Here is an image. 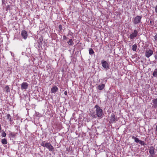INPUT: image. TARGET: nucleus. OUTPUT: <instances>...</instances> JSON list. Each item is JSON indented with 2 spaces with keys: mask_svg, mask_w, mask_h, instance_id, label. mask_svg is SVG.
<instances>
[{
  "mask_svg": "<svg viewBox=\"0 0 157 157\" xmlns=\"http://www.w3.org/2000/svg\"><path fill=\"white\" fill-rule=\"evenodd\" d=\"M155 70L157 71V68L155 69Z\"/></svg>",
  "mask_w": 157,
  "mask_h": 157,
  "instance_id": "obj_34",
  "label": "nucleus"
},
{
  "mask_svg": "<svg viewBox=\"0 0 157 157\" xmlns=\"http://www.w3.org/2000/svg\"><path fill=\"white\" fill-rule=\"evenodd\" d=\"M4 90L6 91L7 93L9 92L10 91V88L8 86H6L4 88Z\"/></svg>",
  "mask_w": 157,
  "mask_h": 157,
  "instance_id": "obj_15",
  "label": "nucleus"
},
{
  "mask_svg": "<svg viewBox=\"0 0 157 157\" xmlns=\"http://www.w3.org/2000/svg\"><path fill=\"white\" fill-rule=\"evenodd\" d=\"M117 117H115V115L114 114H113L111 115L110 121V122H114L116 121H117Z\"/></svg>",
  "mask_w": 157,
  "mask_h": 157,
  "instance_id": "obj_9",
  "label": "nucleus"
},
{
  "mask_svg": "<svg viewBox=\"0 0 157 157\" xmlns=\"http://www.w3.org/2000/svg\"><path fill=\"white\" fill-rule=\"evenodd\" d=\"M132 139H134L135 141L137 143H138L140 142V140L139 139L134 136H132Z\"/></svg>",
  "mask_w": 157,
  "mask_h": 157,
  "instance_id": "obj_14",
  "label": "nucleus"
},
{
  "mask_svg": "<svg viewBox=\"0 0 157 157\" xmlns=\"http://www.w3.org/2000/svg\"><path fill=\"white\" fill-rule=\"evenodd\" d=\"M139 143L140 144H141L142 145H145V144L144 142L143 141L140 140Z\"/></svg>",
  "mask_w": 157,
  "mask_h": 157,
  "instance_id": "obj_24",
  "label": "nucleus"
},
{
  "mask_svg": "<svg viewBox=\"0 0 157 157\" xmlns=\"http://www.w3.org/2000/svg\"><path fill=\"white\" fill-rule=\"evenodd\" d=\"M2 4H5L6 3V0H2Z\"/></svg>",
  "mask_w": 157,
  "mask_h": 157,
  "instance_id": "obj_27",
  "label": "nucleus"
},
{
  "mask_svg": "<svg viewBox=\"0 0 157 157\" xmlns=\"http://www.w3.org/2000/svg\"><path fill=\"white\" fill-rule=\"evenodd\" d=\"M10 5H7L6 6V11H8V10H10Z\"/></svg>",
  "mask_w": 157,
  "mask_h": 157,
  "instance_id": "obj_23",
  "label": "nucleus"
},
{
  "mask_svg": "<svg viewBox=\"0 0 157 157\" xmlns=\"http://www.w3.org/2000/svg\"><path fill=\"white\" fill-rule=\"evenodd\" d=\"M64 94L65 95H67V92L66 91H65Z\"/></svg>",
  "mask_w": 157,
  "mask_h": 157,
  "instance_id": "obj_30",
  "label": "nucleus"
},
{
  "mask_svg": "<svg viewBox=\"0 0 157 157\" xmlns=\"http://www.w3.org/2000/svg\"><path fill=\"white\" fill-rule=\"evenodd\" d=\"M155 57L156 59H157V54H156L155 56Z\"/></svg>",
  "mask_w": 157,
  "mask_h": 157,
  "instance_id": "obj_29",
  "label": "nucleus"
},
{
  "mask_svg": "<svg viewBox=\"0 0 157 157\" xmlns=\"http://www.w3.org/2000/svg\"><path fill=\"white\" fill-rule=\"evenodd\" d=\"M101 63L102 66L106 70H108L109 68V65L106 61L102 60Z\"/></svg>",
  "mask_w": 157,
  "mask_h": 157,
  "instance_id": "obj_5",
  "label": "nucleus"
},
{
  "mask_svg": "<svg viewBox=\"0 0 157 157\" xmlns=\"http://www.w3.org/2000/svg\"><path fill=\"white\" fill-rule=\"evenodd\" d=\"M63 38H65V36H63Z\"/></svg>",
  "mask_w": 157,
  "mask_h": 157,
  "instance_id": "obj_32",
  "label": "nucleus"
},
{
  "mask_svg": "<svg viewBox=\"0 0 157 157\" xmlns=\"http://www.w3.org/2000/svg\"><path fill=\"white\" fill-rule=\"evenodd\" d=\"M155 147L153 146H151L149 148V152L151 157H155Z\"/></svg>",
  "mask_w": 157,
  "mask_h": 157,
  "instance_id": "obj_4",
  "label": "nucleus"
},
{
  "mask_svg": "<svg viewBox=\"0 0 157 157\" xmlns=\"http://www.w3.org/2000/svg\"><path fill=\"white\" fill-rule=\"evenodd\" d=\"M142 16H137L132 19V22L135 25L140 23L141 22Z\"/></svg>",
  "mask_w": 157,
  "mask_h": 157,
  "instance_id": "obj_3",
  "label": "nucleus"
},
{
  "mask_svg": "<svg viewBox=\"0 0 157 157\" xmlns=\"http://www.w3.org/2000/svg\"><path fill=\"white\" fill-rule=\"evenodd\" d=\"M153 50L150 49H147L145 52V56L149 58L153 54Z\"/></svg>",
  "mask_w": 157,
  "mask_h": 157,
  "instance_id": "obj_6",
  "label": "nucleus"
},
{
  "mask_svg": "<svg viewBox=\"0 0 157 157\" xmlns=\"http://www.w3.org/2000/svg\"><path fill=\"white\" fill-rule=\"evenodd\" d=\"M2 136L3 137H5L6 136V134L5 132H3L2 133Z\"/></svg>",
  "mask_w": 157,
  "mask_h": 157,
  "instance_id": "obj_25",
  "label": "nucleus"
},
{
  "mask_svg": "<svg viewBox=\"0 0 157 157\" xmlns=\"http://www.w3.org/2000/svg\"><path fill=\"white\" fill-rule=\"evenodd\" d=\"M137 48V46L136 44L133 45L132 46V50L134 51H136Z\"/></svg>",
  "mask_w": 157,
  "mask_h": 157,
  "instance_id": "obj_17",
  "label": "nucleus"
},
{
  "mask_svg": "<svg viewBox=\"0 0 157 157\" xmlns=\"http://www.w3.org/2000/svg\"><path fill=\"white\" fill-rule=\"evenodd\" d=\"M17 133H16V132H11L10 133V136H11L12 137H14L15 136H16L17 135Z\"/></svg>",
  "mask_w": 157,
  "mask_h": 157,
  "instance_id": "obj_18",
  "label": "nucleus"
},
{
  "mask_svg": "<svg viewBox=\"0 0 157 157\" xmlns=\"http://www.w3.org/2000/svg\"><path fill=\"white\" fill-rule=\"evenodd\" d=\"M155 12L156 13H157V4L155 8Z\"/></svg>",
  "mask_w": 157,
  "mask_h": 157,
  "instance_id": "obj_28",
  "label": "nucleus"
},
{
  "mask_svg": "<svg viewBox=\"0 0 157 157\" xmlns=\"http://www.w3.org/2000/svg\"><path fill=\"white\" fill-rule=\"evenodd\" d=\"M7 119H9L10 121H11V116H10V115L9 114H8L7 115Z\"/></svg>",
  "mask_w": 157,
  "mask_h": 157,
  "instance_id": "obj_22",
  "label": "nucleus"
},
{
  "mask_svg": "<svg viewBox=\"0 0 157 157\" xmlns=\"http://www.w3.org/2000/svg\"><path fill=\"white\" fill-rule=\"evenodd\" d=\"M40 144L41 146L48 149L49 151H55L54 147L50 142L42 140L40 142Z\"/></svg>",
  "mask_w": 157,
  "mask_h": 157,
  "instance_id": "obj_2",
  "label": "nucleus"
},
{
  "mask_svg": "<svg viewBox=\"0 0 157 157\" xmlns=\"http://www.w3.org/2000/svg\"><path fill=\"white\" fill-rule=\"evenodd\" d=\"M152 102L153 104V106L155 108L157 107V98L153 99Z\"/></svg>",
  "mask_w": 157,
  "mask_h": 157,
  "instance_id": "obj_12",
  "label": "nucleus"
},
{
  "mask_svg": "<svg viewBox=\"0 0 157 157\" xmlns=\"http://www.w3.org/2000/svg\"><path fill=\"white\" fill-rule=\"evenodd\" d=\"M138 33V32L136 30H134L133 32L129 36V38L131 39H133L137 36Z\"/></svg>",
  "mask_w": 157,
  "mask_h": 157,
  "instance_id": "obj_7",
  "label": "nucleus"
},
{
  "mask_svg": "<svg viewBox=\"0 0 157 157\" xmlns=\"http://www.w3.org/2000/svg\"><path fill=\"white\" fill-rule=\"evenodd\" d=\"M2 143L3 144H6L7 143V140L6 139H2L1 140Z\"/></svg>",
  "mask_w": 157,
  "mask_h": 157,
  "instance_id": "obj_16",
  "label": "nucleus"
},
{
  "mask_svg": "<svg viewBox=\"0 0 157 157\" xmlns=\"http://www.w3.org/2000/svg\"><path fill=\"white\" fill-rule=\"evenodd\" d=\"M152 75L154 77H157V71L155 69L153 72Z\"/></svg>",
  "mask_w": 157,
  "mask_h": 157,
  "instance_id": "obj_20",
  "label": "nucleus"
},
{
  "mask_svg": "<svg viewBox=\"0 0 157 157\" xmlns=\"http://www.w3.org/2000/svg\"><path fill=\"white\" fill-rule=\"evenodd\" d=\"M156 130L157 132V125L156 126Z\"/></svg>",
  "mask_w": 157,
  "mask_h": 157,
  "instance_id": "obj_31",
  "label": "nucleus"
},
{
  "mask_svg": "<svg viewBox=\"0 0 157 157\" xmlns=\"http://www.w3.org/2000/svg\"><path fill=\"white\" fill-rule=\"evenodd\" d=\"M28 87V84L27 82H24L21 85V88L22 89H26Z\"/></svg>",
  "mask_w": 157,
  "mask_h": 157,
  "instance_id": "obj_10",
  "label": "nucleus"
},
{
  "mask_svg": "<svg viewBox=\"0 0 157 157\" xmlns=\"http://www.w3.org/2000/svg\"><path fill=\"white\" fill-rule=\"evenodd\" d=\"M104 84H102L98 85V88L99 90H101L104 88Z\"/></svg>",
  "mask_w": 157,
  "mask_h": 157,
  "instance_id": "obj_13",
  "label": "nucleus"
},
{
  "mask_svg": "<svg viewBox=\"0 0 157 157\" xmlns=\"http://www.w3.org/2000/svg\"><path fill=\"white\" fill-rule=\"evenodd\" d=\"M60 26H61V25H59V27H60Z\"/></svg>",
  "mask_w": 157,
  "mask_h": 157,
  "instance_id": "obj_35",
  "label": "nucleus"
},
{
  "mask_svg": "<svg viewBox=\"0 0 157 157\" xmlns=\"http://www.w3.org/2000/svg\"><path fill=\"white\" fill-rule=\"evenodd\" d=\"M155 40L157 41V33L154 37Z\"/></svg>",
  "mask_w": 157,
  "mask_h": 157,
  "instance_id": "obj_26",
  "label": "nucleus"
},
{
  "mask_svg": "<svg viewBox=\"0 0 157 157\" xmlns=\"http://www.w3.org/2000/svg\"><path fill=\"white\" fill-rule=\"evenodd\" d=\"M58 89L56 86H54L51 89V91L52 93H55L58 90Z\"/></svg>",
  "mask_w": 157,
  "mask_h": 157,
  "instance_id": "obj_11",
  "label": "nucleus"
},
{
  "mask_svg": "<svg viewBox=\"0 0 157 157\" xmlns=\"http://www.w3.org/2000/svg\"><path fill=\"white\" fill-rule=\"evenodd\" d=\"M21 35L24 39H26L28 36L27 32L25 30H22L21 32Z\"/></svg>",
  "mask_w": 157,
  "mask_h": 157,
  "instance_id": "obj_8",
  "label": "nucleus"
},
{
  "mask_svg": "<svg viewBox=\"0 0 157 157\" xmlns=\"http://www.w3.org/2000/svg\"><path fill=\"white\" fill-rule=\"evenodd\" d=\"M150 23H151V21H150Z\"/></svg>",
  "mask_w": 157,
  "mask_h": 157,
  "instance_id": "obj_36",
  "label": "nucleus"
},
{
  "mask_svg": "<svg viewBox=\"0 0 157 157\" xmlns=\"http://www.w3.org/2000/svg\"><path fill=\"white\" fill-rule=\"evenodd\" d=\"M68 43L69 45H72L73 44V41L72 39H70L68 42Z\"/></svg>",
  "mask_w": 157,
  "mask_h": 157,
  "instance_id": "obj_21",
  "label": "nucleus"
},
{
  "mask_svg": "<svg viewBox=\"0 0 157 157\" xmlns=\"http://www.w3.org/2000/svg\"><path fill=\"white\" fill-rule=\"evenodd\" d=\"M39 40H40V42H41V40H40V38H39Z\"/></svg>",
  "mask_w": 157,
  "mask_h": 157,
  "instance_id": "obj_33",
  "label": "nucleus"
},
{
  "mask_svg": "<svg viewBox=\"0 0 157 157\" xmlns=\"http://www.w3.org/2000/svg\"><path fill=\"white\" fill-rule=\"evenodd\" d=\"M94 53V51L93 49L91 48H90L89 49V53L90 55H92Z\"/></svg>",
  "mask_w": 157,
  "mask_h": 157,
  "instance_id": "obj_19",
  "label": "nucleus"
},
{
  "mask_svg": "<svg viewBox=\"0 0 157 157\" xmlns=\"http://www.w3.org/2000/svg\"><path fill=\"white\" fill-rule=\"evenodd\" d=\"M95 108L96 109L95 112H93L91 113V115L93 118H96L97 117L101 118L103 115V111L101 109L100 107L98 105H96L95 106Z\"/></svg>",
  "mask_w": 157,
  "mask_h": 157,
  "instance_id": "obj_1",
  "label": "nucleus"
}]
</instances>
